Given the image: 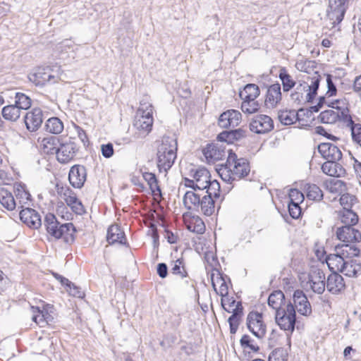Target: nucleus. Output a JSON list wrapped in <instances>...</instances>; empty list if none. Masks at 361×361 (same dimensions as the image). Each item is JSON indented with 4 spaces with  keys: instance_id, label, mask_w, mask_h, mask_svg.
Listing matches in <instances>:
<instances>
[{
    "instance_id": "obj_1",
    "label": "nucleus",
    "mask_w": 361,
    "mask_h": 361,
    "mask_svg": "<svg viewBox=\"0 0 361 361\" xmlns=\"http://www.w3.org/2000/svg\"><path fill=\"white\" fill-rule=\"evenodd\" d=\"M360 252V248L355 245L338 244L335 246L334 253L326 256L325 260L331 271L357 278L361 275V262L352 258L359 256Z\"/></svg>"
},
{
    "instance_id": "obj_2",
    "label": "nucleus",
    "mask_w": 361,
    "mask_h": 361,
    "mask_svg": "<svg viewBox=\"0 0 361 361\" xmlns=\"http://www.w3.org/2000/svg\"><path fill=\"white\" fill-rule=\"evenodd\" d=\"M250 171L247 159H238L235 153L230 152L226 164L222 165L217 172L224 182L231 184L233 181L247 176Z\"/></svg>"
},
{
    "instance_id": "obj_3",
    "label": "nucleus",
    "mask_w": 361,
    "mask_h": 361,
    "mask_svg": "<svg viewBox=\"0 0 361 361\" xmlns=\"http://www.w3.org/2000/svg\"><path fill=\"white\" fill-rule=\"evenodd\" d=\"M177 142L176 140L164 136L157 148V166L160 171L166 172L174 164L176 159Z\"/></svg>"
},
{
    "instance_id": "obj_4",
    "label": "nucleus",
    "mask_w": 361,
    "mask_h": 361,
    "mask_svg": "<svg viewBox=\"0 0 361 361\" xmlns=\"http://www.w3.org/2000/svg\"><path fill=\"white\" fill-rule=\"evenodd\" d=\"M44 226L47 233L56 239L63 238L70 243L74 241L75 226L72 223L61 224L52 214H47L44 219Z\"/></svg>"
},
{
    "instance_id": "obj_5",
    "label": "nucleus",
    "mask_w": 361,
    "mask_h": 361,
    "mask_svg": "<svg viewBox=\"0 0 361 361\" xmlns=\"http://www.w3.org/2000/svg\"><path fill=\"white\" fill-rule=\"evenodd\" d=\"M350 0H329L325 18L326 27L336 28L343 20Z\"/></svg>"
},
{
    "instance_id": "obj_6",
    "label": "nucleus",
    "mask_w": 361,
    "mask_h": 361,
    "mask_svg": "<svg viewBox=\"0 0 361 361\" xmlns=\"http://www.w3.org/2000/svg\"><path fill=\"white\" fill-rule=\"evenodd\" d=\"M275 320L281 329L291 334L294 331L296 321L295 310L293 305L288 302L283 309L276 312Z\"/></svg>"
},
{
    "instance_id": "obj_7",
    "label": "nucleus",
    "mask_w": 361,
    "mask_h": 361,
    "mask_svg": "<svg viewBox=\"0 0 361 361\" xmlns=\"http://www.w3.org/2000/svg\"><path fill=\"white\" fill-rule=\"evenodd\" d=\"M30 81L37 86H43L47 83L55 84L60 80L59 73H54L50 67H37L28 75Z\"/></svg>"
},
{
    "instance_id": "obj_8",
    "label": "nucleus",
    "mask_w": 361,
    "mask_h": 361,
    "mask_svg": "<svg viewBox=\"0 0 361 361\" xmlns=\"http://www.w3.org/2000/svg\"><path fill=\"white\" fill-rule=\"evenodd\" d=\"M320 75H314L310 78V83L304 82L297 86L296 90L291 94V97L295 101L300 102L302 97V91L308 92L306 94L307 102H311L317 94V90L319 86Z\"/></svg>"
},
{
    "instance_id": "obj_9",
    "label": "nucleus",
    "mask_w": 361,
    "mask_h": 361,
    "mask_svg": "<svg viewBox=\"0 0 361 361\" xmlns=\"http://www.w3.org/2000/svg\"><path fill=\"white\" fill-rule=\"evenodd\" d=\"M248 329L258 338H262L266 334V325L263 321L262 314L258 312H251L247 317Z\"/></svg>"
},
{
    "instance_id": "obj_10",
    "label": "nucleus",
    "mask_w": 361,
    "mask_h": 361,
    "mask_svg": "<svg viewBox=\"0 0 361 361\" xmlns=\"http://www.w3.org/2000/svg\"><path fill=\"white\" fill-rule=\"evenodd\" d=\"M250 130L257 134H264L274 128L273 120L267 115L255 116L250 122Z\"/></svg>"
},
{
    "instance_id": "obj_11",
    "label": "nucleus",
    "mask_w": 361,
    "mask_h": 361,
    "mask_svg": "<svg viewBox=\"0 0 361 361\" xmlns=\"http://www.w3.org/2000/svg\"><path fill=\"white\" fill-rule=\"evenodd\" d=\"M337 238L342 241L343 244L355 245L361 241V233L350 225L343 226L337 228Z\"/></svg>"
},
{
    "instance_id": "obj_12",
    "label": "nucleus",
    "mask_w": 361,
    "mask_h": 361,
    "mask_svg": "<svg viewBox=\"0 0 361 361\" xmlns=\"http://www.w3.org/2000/svg\"><path fill=\"white\" fill-rule=\"evenodd\" d=\"M77 152V145L74 142L70 140L61 143L56 150L57 160L62 164L68 163L73 159Z\"/></svg>"
},
{
    "instance_id": "obj_13",
    "label": "nucleus",
    "mask_w": 361,
    "mask_h": 361,
    "mask_svg": "<svg viewBox=\"0 0 361 361\" xmlns=\"http://www.w3.org/2000/svg\"><path fill=\"white\" fill-rule=\"evenodd\" d=\"M294 308L299 314L303 316H310L312 314V307L307 296L301 290H296L293 296Z\"/></svg>"
},
{
    "instance_id": "obj_14",
    "label": "nucleus",
    "mask_w": 361,
    "mask_h": 361,
    "mask_svg": "<svg viewBox=\"0 0 361 361\" xmlns=\"http://www.w3.org/2000/svg\"><path fill=\"white\" fill-rule=\"evenodd\" d=\"M26 128L30 132L37 130L43 122V112L39 108H34L24 116Z\"/></svg>"
},
{
    "instance_id": "obj_15",
    "label": "nucleus",
    "mask_w": 361,
    "mask_h": 361,
    "mask_svg": "<svg viewBox=\"0 0 361 361\" xmlns=\"http://www.w3.org/2000/svg\"><path fill=\"white\" fill-rule=\"evenodd\" d=\"M87 178V171L84 166L76 164L73 166L68 173L70 184L75 188H81Z\"/></svg>"
},
{
    "instance_id": "obj_16",
    "label": "nucleus",
    "mask_w": 361,
    "mask_h": 361,
    "mask_svg": "<svg viewBox=\"0 0 361 361\" xmlns=\"http://www.w3.org/2000/svg\"><path fill=\"white\" fill-rule=\"evenodd\" d=\"M324 271L319 269H313L309 274V281L311 289L317 294H322L325 290L326 282Z\"/></svg>"
},
{
    "instance_id": "obj_17",
    "label": "nucleus",
    "mask_w": 361,
    "mask_h": 361,
    "mask_svg": "<svg viewBox=\"0 0 361 361\" xmlns=\"http://www.w3.org/2000/svg\"><path fill=\"white\" fill-rule=\"evenodd\" d=\"M241 117L239 111L230 109L220 115L218 123L223 128H234L240 123Z\"/></svg>"
},
{
    "instance_id": "obj_18",
    "label": "nucleus",
    "mask_w": 361,
    "mask_h": 361,
    "mask_svg": "<svg viewBox=\"0 0 361 361\" xmlns=\"http://www.w3.org/2000/svg\"><path fill=\"white\" fill-rule=\"evenodd\" d=\"M318 151L326 161H340L342 159L341 149L332 143H321L318 146Z\"/></svg>"
},
{
    "instance_id": "obj_19",
    "label": "nucleus",
    "mask_w": 361,
    "mask_h": 361,
    "mask_svg": "<svg viewBox=\"0 0 361 361\" xmlns=\"http://www.w3.org/2000/svg\"><path fill=\"white\" fill-rule=\"evenodd\" d=\"M20 218L25 224L31 228L37 229L42 225L40 215L33 209H22L20 212Z\"/></svg>"
},
{
    "instance_id": "obj_20",
    "label": "nucleus",
    "mask_w": 361,
    "mask_h": 361,
    "mask_svg": "<svg viewBox=\"0 0 361 361\" xmlns=\"http://www.w3.org/2000/svg\"><path fill=\"white\" fill-rule=\"evenodd\" d=\"M281 90L279 83L273 84L268 87L264 101L267 108L274 109L280 103L282 99Z\"/></svg>"
},
{
    "instance_id": "obj_21",
    "label": "nucleus",
    "mask_w": 361,
    "mask_h": 361,
    "mask_svg": "<svg viewBox=\"0 0 361 361\" xmlns=\"http://www.w3.org/2000/svg\"><path fill=\"white\" fill-rule=\"evenodd\" d=\"M338 271H333L326 281L327 290L332 294H338L345 288V283L343 278L341 275L337 273Z\"/></svg>"
},
{
    "instance_id": "obj_22",
    "label": "nucleus",
    "mask_w": 361,
    "mask_h": 361,
    "mask_svg": "<svg viewBox=\"0 0 361 361\" xmlns=\"http://www.w3.org/2000/svg\"><path fill=\"white\" fill-rule=\"evenodd\" d=\"M192 177L195 178V186L198 190H204L208 186L211 175L205 168H199L195 171H191Z\"/></svg>"
},
{
    "instance_id": "obj_23",
    "label": "nucleus",
    "mask_w": 361,
    "mask_h": 361,
    "mask_svg": "<svg viewBox=\"0 0 361 361\" xmlns=\"http://www.w3.org/2000/svg\"><path fill=\"white\" fill-rule=\"evenodd\" d=\"M203 154L208 162L214 163L216 161L223 159L226 156L224 148L215 144H208L203 149Z\"/></svg>"
},
{
    "instance_id": "obj_24",
    "label": "nucleus",
    "mask_w": 361,
    "mask_h": 361,
    "mask_svg": "<svg viewBox=\"0 0 361 361\" xmlns=\"http://www.w3.org/2000/svg\"><path fill=\"white\" fill-rule=\"evenodd\" d=\"M153 125L152 115L136 114L134 126L142 132L145 137L152 130Z\"/></svg>"
},
{
    "instance_id": "obj_25",
    "label": "nucleus",
    "mask_w": 361,
    "mask_h": 361,
    "mask_svg": "<svg viewBox=\"0 0 361 361\" xmlns=\"http://www.w3.org/2000/svg\"><path fill=\"white\" fill-rule=\"evenodd\" d=\"M339 161H326L322 166V171L334 177H342L345 174V169L338 163Z\"/></svg>"
},
{
    "instance_id": "obj_26",
    "label": "nucleus",
    "mask_w": 361,
    "mask_h": 361,
    "mask_svg": "<svg viewBox=\"0 0 361 361\" xmlns=\"http://www.w3.org/2000/svg\"><path fill=\"white\" fill-rule=\"evenodd\" d=\"M202 195L196 192V191L189 190L185 192L183 199L184 206L188 210L199 212Z\"/></svg>"
},
{
    "instance_id": "obj_27",
    "label": "nucleus",
    "mask_w": 361,
    "mask_h": 361,
    "mask_svg": "<svg viewBox=\"0 0 361 361\" xmlns=\"http://www.w3.org/2000/svg\"><path fill=\"white\" fill-rule=\"evenodd\" d=\"M106 239L109 244L126 243L125 233L118 225H111L108 228Z\"/></svg>"
},
{
    "instance_id": "obj_28",
    "label": "nucleus",
    "mask_w": 361,
    "mask_h": 361,
    "mask_svg": "<svg viewBox=\"0 0 361 361\" xmlns=\"http://www.w3.org/2000/svg\"><path fill=\"white\" fill-rule=\"evenodd\" d=\"M288 302L285 301V296L282 291L276 290L270 294L268 298V305L270 307L279 312L283 309Z\"/></svg>"
},
{
    "instance_id": "obj_29",
    "label": "nucleus",
    "mask_w": 361,
    "mask_h": 361,
    "mask_svg": "<svg viewBox=\"0 0 361 361\" xmlns=\"http://www.w3.org/2000/svg\"><path fill=\"white\" fill-rule=\"evenodd\" d=\"M331 108L334 109L341 116V121H351V116L349 114V109L348 107V103L345 99H336L331 102V105H329Z\"/></svg>"
},
{
    "instance_id": "obj_30",
    "label": "nucleus",
    "mask_w": 361,
    "mask_h": 361,
    "mask_svg": "<svg viewBox=\"0 0 361 361\" xmlns=\"http://www.w3.org/2000/svg\"><path fill=\"white\" fill-rule=\"evenodd\" d=\"M325 188L331 193H342L347 190L344 181L336 178L326 180L324 183Z\"/></svg>"
},
{
    "instance_id": "obj_31",
    "label": "nucleus",
    "mask_w": 361,
    "mask_h": 361,
    "mask_svg": "<svg viewBox=\"0 0 361 361\" xmlns=\"http://www.w3.org/2000/svg\"><path fill=\"white\" fill-rule=\"evenodd\" d=\"M0 204L8 211L13 210L16 206L12 193L4 188H0Z\"/></svg>"
},
{
    "instance_id": "obj_32",
    "label": "nucleus",
    "mask_w": 361,
    "mask_h": 361,
    "mask_svg": "<svg viewBox=\"0 0 361 361\" xmlns=\"http://www.w3.org/2000/svg\"><path fill=\"white\" fill-rule=\"evenodd\" d=\"M319 119L322 123L327 124H333L336 121L342 122L341 114L333 108L321 112Z\"/></svg>"
},
{
    "instance_id": "obj_33",
    "label": "nucleus",
    "mask_w": 361,
    "mask_h": 361,
    "mask_svg": "<svg viewBox=\"0 0 361 361\" xmlns=\"http://www.w3.org/2000/svg\"><path fill=\"white\" fill-rule=\"evenodd\" d=\"M63 123L58 117H51L45 123L46 131L51 134H60L63 130Z\"/></svg>"
},
{
    "instance_id": "obj_34",
    "label": "nucleus",
    "mask_w": 361,
    "mask_h": 361,
    "mask_svg": "<svg viewBox=\"0 0 361 361\" xmlns=\"http://www.w3.org/2000/svg\"><path fill=\"white\" fill-rule=\"evenodd\" d=\"M260 94L259 87L252 83L246 85L243 90L240 92L241 99H256Z\"/></svg>"
},
{
    "instance_id": "obj_35",
    "label": "nucleus",
    "mask_w": 361,
    "mask_h": 361,
    "mask_svg": "<svg viewBox=\"0 0 361 361\" xmlns=\"http://www.w3.org/2000/svg\"><path fill=\"white\" fill-rule=\"evenodd\" d=\"M21 111L15 104L7 105L2 109L1 114L4 119L15 122L20 116Z\"/></svg>"
},
{
    "instance_id": "obj_36",
    "label": "nucleus",
    "mask_w": 361,
    "mask_h": 361,
    "mask_svg": "<svg viewBox=\"0 0 361 361\" xmlns=\"http://www.w3.org/2000/svg\"><path fill=\"white\" fill-rule=\"evenodd\" d=\"M200 210L206 216L212 215L215 211V202L214 198L204 195L201 199Z\"/></svg>"
},
{
    "instance_id": "obj_37",
    "label": "nucleus",
    "mask_w": 361,
    "mask_h": 361,
    "mask_svg": "<svg viewBox=\"0 0 361 361\" xmlns=\"http://www.w3.org/2000/svg\"><path fill=\"white\" fill-rule=\"evenodd\" d=\"M58 141V138L54 136L44 137L41 142V147L46 154H56L59 147Z\"/></svg>"
},
{
    "instance_id": "obj_38",
    "label": "nucleus",
    "mask_w": 361,
    "mask_h": 361,
    "mask_svg": "<svg viewBox=\"0 0 361 361\" xmlns=\"http://www.w3.org/2000/svg\"><path fill=\"white\" fill-rule=\"evenodd\" d=\"M242 314L243 307L241 304H239L238 307L235 309V311L232 312V315L228 319L231 334H234L236 333Z\"/></svg>"
},
{
    "instance_id": "obj_39",
    "label": "nucleus",
    "mask_w": 361,
    "mask_h": 361,
    "mask_svg": "<svg viewBox=\"0 0 361 361\" xmlns=\"http://www.w3.org/2000/svg\"><path fill=\"white\" fill-rule=\"evenodd\" d=\"M142 176L145 180L147 183L153 195H161V189L155 174L149 172H145L142 173Z\"/></svg>"
},
{
    "instance_id": "obj_40",
    "label": "nucleus",
    "mask_w": 361,
    "mask_h": 361,
    "mask_svg": "<svg viewBox=\"0 0 361 361\" xmlns=\"http://www.w3.org/2000/svg\"><path fill=\"white\" fill-rule=\"evenodd\" d=\"M339 216L341 222L345 226H353L358 221V216L353 210L342 209L339 212Z\"/></svg>"
},
{
    "instance_id": "obj_41",
    "label": "nucleus",
    "mask_w": 361,
    "mask_h": 361,
    "mask_svg": "<svg viewBox=\"0 0 361 361\" xmlns=\"http://www.w3.org/2000/svg\"><path fill=\"white\" fill-rule=\"evenodd\" d=\"M305 189L306 191L307 197L309 200L320 201L323 199V192L317 185L307 183L305 185Z\"/></svg>"
},
{
    "instance_id": "obj_42",
    "label": "nucleus",
    "mask_w": 361,
    "mask_h": 361,
    "mask_svg": "<svg viewBox=\"0 0 361 361\" xmlns=\"http://www.w3.org/2000/svg\"><path fill=\"white\" fill-rule=\"evenodd\" d=\"M298 117V114L295 110H281L279 111L278 118L283 125L293 124Z\"/></svg>"
},
{
    "instance_id": "obj_43",
    "label": "nucleus",
    "mask_w": 361,
    "mask_h": 361,
    "mask_svg": "<svg viewBox=\"0 0 361 361\" xmlns=\"http://www.w3.org/2000/svg\"><path fill=\"white\" fill-rule=\"evenodd\" d=\"M187 228L193 233L202 234L205 231V225L200 217L193 216L187 224Z\"/></svg>"
},
{
    "instance_id": "obj_44",
    "label": "nucleus",
    "mask_w": 361,
    "mask_h": 361,
    "mask_svg": "<svg viewBox=\"0 0 361 361\" xmlns=\"http://www.w3.org/2000/svg\"><path fill=\"white\" fill-rule=\"evenodd\" d=\"M56 191L66 203L77 196L76 193L67 185L56 184Z\"/></svg>"
},
{
    "instance_id": "obj_45",
    "label": "nucleus",
    "mask_w": 361,
    "mask_h": 361,
    "mask_svg": "<svg viewBox=\"0 0 361 361\" xmlns=\"http://www.w3.org/2000/svg\"><path fill=\"white\" fill-rule=\"evenodd\" d=\"M241 110L244 114H252L259 109V104L256 99H242Z\"/></svg>"
},
{
    "instance_id": "obj_46",
    "label": "nucleus",
    "mask_w": 361,
    "mask_h": 361,
    "mask_svg": "<svg viewBox=\"0 0 361 361\" xmlns=\"http://www.w3.org/2000/svg\"><path fill=\"white\" fill-rule=\"evenodd\" d=\"M295 67L300 71L309 73L315 68L316 63L314 61L302 58L297 61Z\"/></svg>"
},
{
    "instance_id": "obj_47",
    "label": "nucleus",
    "mask_w": 361,
    "mask_h": 361,
    "mask_svg": "<svg viewBox=\"0 0 361 361\" xmlns=\"http://www.w3.org/2000/svg\"><path fill=\"white\" fill-rule=\"evenodd\" d=\"M279 78L282 82L284 92H288L295 85V82L292 79L291 76L286 73L285 69L281 70L279 73Z\"/></svg>"
},
{
    "instance_id": "obj_48",
    "label": "nucleus",
    "mask_w": 361,
    "mask_h": 361,
    "mask_svg": "<svg viewBox=\"0 0 361 361\" xmlns=\"http://www.w3.org/2000/svg\"><path fill=\"white\" fill-rule=\"evenodd\" d=\"M15 105L21 111V109H27L31 106V99L23 93L17 92L16 94Z\"/></svg>"
},
{
    "instance_id": "obj_49",
    "label": "nucleus",
    "mask_w": 361,
    "mask_h": 361,
    "mask_svg": "<svg viewBox=\"0 0 361 361\" xmlns=\"http://www.w3.org/2000/svg\"><path fill=\"white\" fill-rule=\"evenodd\" d=\"M171 272L174 275L179 276L182 279L188 276V272L185 268L183 259H178L173 262Z\"/></svg>"
},
{
    "instance_id": "obj_50",
    "label": "nucleus",
    "mask_w": 361,
    "mask_h": 361,
    "mask_svg": "<svg viewBox=\"0 0 361 361\" xmlns=\"http://www.w3.org/2000/svg\"><path fill=\"white\" fill-rule=\"evenodd\" d=\"M212 286L217 294L220 295L221 297H225L228 295V285L221 276L216 279V282L212 281Z\"/></svg>"
},
{
    "instance_id": "obj_51",
    "label": "nucleus",
    "mask_w": 361,
    "mask_h": 361,
    "mask_svg": "<svg viewBox=\"0 0 361 361\" xmlns=\"http://www.w3.org/2000/svg\"><path fill=\"white\" fill-rule=\"evenodd\" d=\"M239 304L241 303L240 302H236L233 298H230L228 295L225 297H221V305L228 312L232 313L235 312Z\"/></svg>"
},
{
    "instance_id": "obj_52",
    "label": "nucleus",
    "mask_w": 361,
    "mask_h": 361,
    "mask_svg": "<svg viewBox=\"0 0 361 361\" xmlns=\"http://www.w3.org/2000/svg\"><path fill=\"white\" fill-rule=\"evenodd\" d=\"M207 190L205 193H207L206 195L210 196L212 198H219L220 197V184L216 180H211L209 181V183L208 184V186L207 187Z\"/></svg>"
},
{
    "instance_id": "obj_53",
    "label": "nucleus",
    "mask_w": 361,
    "mask_h": 361,
    "mask_svg": "<svg viewBox=\"0 0 361 361\" xmlns=\"http://www.w3.org/2000/svg\"><path fill=\"white\" fill-rule=\"evenodd\" d=\"M137 114L145 115L153 114V106L149 102L147 97H145L140 101V107L137 111Z\"/></svg>"
},
{
    "instance_id": "obj_54",
    "label": "nucleus",
    "mask_w": 361,
    "mask_h": 361,
    "mask_svg": "<svg viewBox=\"0 0 361 361\" xmlns=\"http://www.w3.org/2000/svg\"><path fill=\"white\" fill-rule=\"evenodd\" d=\"M355 197L349 193L343 194L340 197V203L343 207V209L352 210L351 207L355 204Z\"/></svg>"
},
{
    "instance_id": "obj_55",
    "label": "nucleus",
    "mask_w": 361,
    "mask_h": 361,
    "mask_svg": "<svg viewBox=\"0 0 361 361\" xmlns=\"http://www.w3.org/2000/svg\"><path fill=\"white\" fill-rule=\"evenodd\" d=\"M66 204L71 207V210L76 214L82 215L85 212L83 204L81 201L78 200L76 196L71 201L66 203Z\"/></svg>"
},
{
    "instance_id": "obj_56",
    "label": "nucleus",
    "mask_w": 361,
    "mask_h": 361,
    "mask_svg": "<svg viewBox=\"0 0 361 361\" xmlns=\"http://www.w3.org/2000/svg\"><path fill=\"white\" fill-rule=\"evenodd\" d=\"M240 345L243 348H249L253 352H257L259 350V346L255 343L254 341L249 335H243L240 341Z\"/></svg>"
},
{
    "instance_id": "obj_57",
    "label": "nucleus",
    "mask_w": 361,
    "mask_h": 361,
    "mask_svg": "<svg viewBox=\"0 0 361 361\" xmlns=\"http://www.w3.org/2000/svg\"><path fill=\"white\" fill-rule=\"evenodd\" d=\"M32 310L34 314L32 318V321L39 326H44V325L47 324V322L44 320V316L41 311V308L39 307L32 306Z\"/></svg>"
},
{
    "instance_id": "obj_58",
    "label": "nucleus",
    "mask_w": 361,
    "mask_h": 361,
    "mask_svg": "<svg viewBox=\"0 0 361 361\" xmlns=\"http://www.w3.org/2000/svg\"><path fill=\"white\" fill-rule=\"evenodd\" d=\"M16 196L20 204H26L31 197L30 194L21 185L16 188Z\"/></svg>"
},
{
    "instance_id": "obj_59",
    "label": "nucleus",
    "mask_w": 361,
    "mask_h": 361,
    "mask_svg": "<svg viewBox=\"0 0 361 361\" xmlns=\"http://www.w3.org/2000/svg\"><path fill=\"white\" fill-rule=\"evenodd\" d=\"M269 361H287V353L282 348L275 349L269 355Z\"/></svg>"
},
{
    "instance_id": "obj_60",
    "label": "nucleus",
    "mask_w": 361,
    "mask_h": 361,
    "mask_svg": "<svg viewBox=\"0 0 361 361\" xmlns=\"http://www.w3.org/2000/svg\"><path fill=\"white\" fill-rule=\"evenodd\" d=\"M290 202L296 204H300L304 200V195L298 189H290L288 193Z\"/></svg>"
},
{
    "instance_id": "obj_61",
    "label": "nucleus",
    "mask_w": 361,
    "mask_h": 361,
    "mask_svg": "<svg viewBox=\"0 0 361 361\" xmlns=\"http://www.w3.org/2000/svg\"><path fill=\"white\" fill-rule=\"evenodd\" d=\"M53 310V306L50 305H43L41 311L44 316V320L47 322V324H50L54 322V317L51 315Z\"/></svg>"
},
{
    "instance_id": "obj_62",
    "label": "nucleus",
    "mask_w": 361,
    "mask_h": 361,
    "mask_svg": "<svg viewBox=\"0 0 361 361\" xmlns=\"http://www.w3.org/2000/svg\"><path fill=\"white\" fill-rule=\"evenodd\" d=\"M288 207L290 216L293 219H298L300 216L301 208L300 204L289 202Z\"/></svg>"
},
{
    "instance_id": "obj_63",
    "label": "nucleus",
    "mask_w": 361,
    "mask_h": 361,
    "mask_svg": "<svg viewBox=\"0 0 361 361\" xmlns=\"http://www.w3.org/2000/svg\"><path fill=\"white\" fill-rule=\"evenodd\" d=\"M342 123H343L346 126L350 128L352 137L357 135L358 133H361V125L359 123H355L352 118L351 121L350 122L343 120Z\"/></svg>"
},
{
    "instance_id": "obj_64",
    "label": "nucleus",
    "mask_w": 361,
    "mask_h": 361,
    "mask_svg": "<svg viewBox=\"0 0 361 361\" xmlns=\"http://www.w3.org/2000/svg\"><path fill=\"white\" fill-rule=\"evenodd\" d=\"M66 291L73 297H76L78 298H82L85 294L83 291L81 290V288L77 286H75L73 283H72V286H68L66 288Z\"/></svg>"
}]
</instances>
